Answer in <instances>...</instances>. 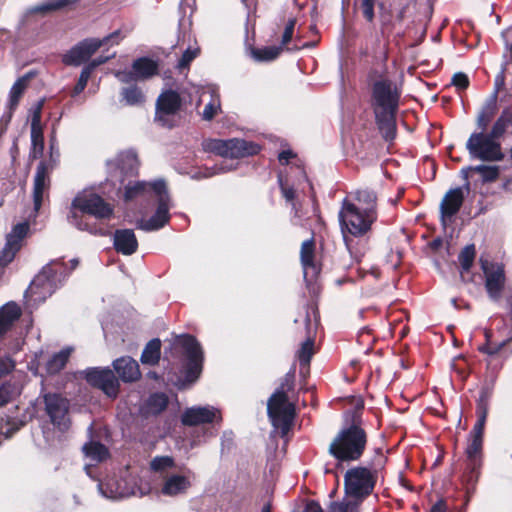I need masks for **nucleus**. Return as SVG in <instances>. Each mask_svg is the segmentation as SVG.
Here are the masks:
<instances>
[{"label": "nucleus", "mask_w": 512, "mask_h": 512, "mask_svg": "<svg viewBox=\"0 0 512 512\" xmlns=\"http://www.w3.org/2000/svg\"><path fill=\"white\" fill-rule=\"evenodd\" d=\"M373 69L369 73L371 104L378 128L386 141L396 137V113L402 93V72L386 69Z\"/></svg>", "instance_id": "f257e3e1"}, {"label": "nucleus", "mask_w": 512, "mask_h": 512, "mask_svg": "<svg viewBox=\"0 0 512 512\" xmlns=\"http://www.w3.org/2000/svg\"><path fill=\"white\" fill-rule=\"evenodd\" d=\"M509 119L502 114L492 125L489 132L480 130L473 132L466 142V149L471 159L483 162H500L505 154L500 139L505 134Z\"/></svg>", "instance_id": "f03ea898"}, {"label": "nucleus", "mask_w": 512, "mask_h": 512, "mask_svg": "<svg viewBox=\"0 0 512 512\" xmlns=\"http://www.w3.org/2000/svg\"><path fill=\"white\" fill-rule=\"evenodd\" d=\"M338 217L345 245L348 250H351L352 238L365 237L371 231L373 224L377 221L378 211L362 209V206L345 198Z\"/></svg>", "instance_id": "7ed1b4c3"}, {"label": "nucleus", "mask_w": 512, "mask_h": 512, "mask_svg": "<svg viewBox=\"0 0 512 512\" xmlns=\"http://www.w3.org/2000/svg\"><path fill=\"white\" fill-rule=\"evenodd\" d=\"M123 38L124 35L120 29L103 38H85L63 55L62 64H105L115 56V51L110 52L107 48L95 60L90 61V59L98 49L118 45Z\"/></svg>", "instance_id": "20e7f679"}, {"label": "nucleus", "mask_w": 512, "mask_h": 512, "mask_svg": "<svg viewBox=\"0 0 512 512\" xmlns=\"http://www.w3.org/2000/svg\"><path fill=\"white\" fill-rule=\"evenodd\" d=\"M78 212L92 215L97 219H109L113 215V208L99 195L91 192L77 194L71 203L69 222L79 230L103 235L104 232L101 229L98 230L90 225Z\"/></svg>", "instance_id": "39448f33"}, {"label": "nucleus", "mask_w": 512, "mask_h": 512, "mask_svg": "<svg viewBox=\"0 0 512 512\" xmlns=\"http://www.w3.org/2000/svg\"><path fill=\"white\" fill-rule=\"evenodd\" d=\"M366 432L357 425L342 429L329 445V453L339 462L358 460L366 447Z\"/></svg>", "instance_id": "423d86ee"}, {"label": "nucleus", "mask_w": 512, "mask_h": 512, "mask_svg": "<svg viewBox=\"0 0 512 512\" xmlns=\"http://www.w3.org/2000/svg\"><path fill=\"white\" fill-rule=\"evenodd\" d=\"M66 277L64 264L52 262L46 265L31 282L25 298L37 304L44 302L62 285Z\"/></svg>", "instance_id": "0eeeda50"}, {"label": "nucleus", "mask_w": 512, "mask_h": 512, "mask_svg": "<svg viewBox=\"0 0 512 512\" xmlns=\"http://www.w3.org/2000/svg\"><path fill=\"white\" fill-rule=\"evenodd\" d=\"M268 417L277 430L284 437L289 432L294 416V405L289 402L287 394L282 389H277L267 402Z\"/></svg>", "instance_id": "6e6552de"}, {"label": "nucleus", "mask_w": 512, "mask_h": 512, "mask_svg": "<svg viewBox=\"0 0 512 512\" xmlns=\"http://www.w3.org/2000/svg\"><path fill=\"white\" fill-rule=\"evenodd\" d=\"M175 345L181 348L184 357L185 380L194 383L199 378L203 368L204 352L201 344L192 335H181L177 338Z\"/></svg>", "instance_id": "1a4fd4ad"}, {"label": "nucleus", "mask_w": 512, "mask_h": 512, "mask_svg": "<svg viewBox=\"0 0 512 512\" xmlns=\"http://www.w3.org/2000/svg\"><path fill=\"white\" fill-rule=\"evenodd\" d=\"M375 486V478L366 467H354L346 471L344 476L345 495L363 500L369 496Z\"/></svg>", "instance_id": "9d476101"}, {"label": "nucleus", "mask_w": 512, "mask_h": 512, "mask_svg": "<svg viewBox=\"0 0 512 512\" xmlns=\"http://www.w3.org/2000/svg\"><path fill=\"white\" fill-rule=\"evenodd\" d=\"M158 185V189H162V191L160 190L159 193L153 198L157 203L155 212L148 219L140 218L135 223L136 228L145 232L160 230L166 224H168L171 217L170 209L173 205L167 187L161 186V184Z\"/></svg>", "instance_id": "9b49d317"}, {"label": "nucleus", "mask_w": 512, "mask_h": 512, "mask_svg": "<svg viewBox=\"0 0 512 512\" xmlns=\"http://www.w3.org/2000/svg\"><path fill=\"white\" fill-rule=\"evenodd\" d=\"M98 489L101 495L107 499L119 500L130 496L142 497L146 495L150 488L147 483L137 484L134 479H110L106 482H100Z\"/></svg>", "instance_id": "f8f14e48"}, {"label": "nucleus", "mask_w": 512, "mask_h": 512, "mask_svg": "<svg viewBox=\"0 0 512 512\" xmlns=\"http://www.w3.org/2000/svg\"><path fill=\"white\" fill-rule=\"evenodd\" d=\"M185 101V96L178 90L163 91L156 101L155 120L162 126H170L169 117L177 115Z\"/></svg>", "instance_id": "ddd939ff"}, {"label": "nucleus", "mask_w": 512, "mask_h": 512, "mask_svg": "<svg viewBox=\"0 0 512 512\" xmlns=\"http://www.w3.org/2000/svg\"><path fill=\"white\" fill-rule=\"evenodd\" d=\"M45 412L51 423L60 431H66L70 425L68 417L69 402L57 393H46L43 395Z\"/></svg>", "instance_id": "4468645a"}, {"label": "nucleus", "mask_w": 512, "mask_h": 512, "mask_svg": "<svg viewBox=\"0 0 512 512\" xmlns=\"http://www.w3.org/2000/svg\"><path fill=\"white\" fill-rule=\"evenodd\" d=\"M480 264L485 275L486 291L493 301H498L506 280L504 266L500 263L489 262L483 258L480 259Z\"/></svg>", "instance_id": "2eb2a0df"}, {"label": "nucleus", "mask_w": 512, "mask_h": 512, "mask_svg": "<svg viewBox=\"0 0 512 512\" xmlns=\"http://www.w3.org/2000/svg\"><path fill=\"white\" fill-rule=\"evenodd\" d=\"M83 375L89 384L101 389L107 396H117L119 382L111 369L98 367L87 368L83 371Z\"/></svg>", "instance_id": "dca6fc26"}, {"label": "nucleus", "mask_w": 512, "mask_h": 512, "mask_svg": "<svg viewBox=\"0 0 512 512\" xmlns=\"http://www.w3.org/2000/svg\"><path fill=\"white\" fill-rule=\"evenodd\" d=\"M221 421V411L209 405L189 407L181 415V422L186 426H197Z\"/></svg>", "instance_id": "f3484780"}, {"label": "nucleus", "mask_w": 512, "mask_h": 512, "mask_svg": "<svg viewBox=\"0 0 512 512\" xmlns=\"http://www.w3.org/2000/svg\"><path fill=\"white\" fill-rule=\"evenodd\" d=\"M29 231L28 222L16 224L6 237V244L0 252V265L6 266L15 257L22 245V240Z\"/></svg>", "instance_id": "a211bd4d"}, {"label": "nucleus", "mask_w": 512, "mask_h": 512, "mask_svg": "<svg viewBox=\"0 0 512 512\" xmlns=\"http://www.w3.org/2000/svg\"><path fill=\"white\" fill-rule=\"evenodd\" d=\"M166 186V183L162 179L154 180L152 182L146 181H128L124 185V199L125 201H131L139 198H150L153 199L161 189H158L159 185Z\"/></svg>", "instance_id": "6ab92c4d"}, {"label": "nucleus", "mask_w": 512, "mask_h": 512, "mask_svg": "<svg viewBox=\"0 0 512 512\" xmlns=\"http://www.w3.org/2000/svg\"><path fill=\"white\" fill-rule=\"evenodd\" d=\"M205 103L202 118L205 121L212 120L221 112V100L219 89L214 84H207L201 88L198 105Z\"/></svg>", "instance_id": "aec40b11"}, {"label": "nucleus", "mask_w": 512, "mask_h": 512, "mask_svg": "<svg viewBox=\"0 0 512 512\" xmlns=\"http://www.w3.org/2000/svg\"><path fill=\"white\" fill-rule=\"evenodd\" d=\"M50 187V177H49V169L46 162H40L37 166L35 176H34V185H33V205H34V214L33 217H36L38 211L40 210L44 196L48 194V190Z\"/></svg>", "instance_id": "412c9836"}, {"label": "nucleus", "mask_w": 512, "mask_h": 512, "mask_svg": "<svg viewBox=\"0 0 512 512\" xmlns=\"http://www.w3.org/2000/svg\"><path fill=\"white\" fill-rule=\"evenodd\" d=\"M465 192L461 187L446 192L440 203L441 222L444 227L447 225V220H451L459 212L465 198Z\"/></svg>", "instance_id": "4be33fe9"}, {"label": "nucleus", "mask_w": 512, "mask_h": 512, "mask_svg": "<svg viewBox=\"0 0 512 512\" xmlns=\"http://www.w3.org/2000/svg\"><path fill=\"white\" fill-rule=\"evenodd\" d=\"M193 472L186 470L183 474H170L166 476L161 492L165 496H179L185 494L192 486Z\"/></svg>", "instance_id": "5701e85b"}, {"label": "nucleus", "mask_w": 512, "mask_h": 512, "mask_svg": "<svg viewBox=\"0 0 512 512\" xmlns=\"http://www.w3.org/2000/svg\"><path fill=\"white\" fill-rule=\"evenodd\" d=\"M159 66H125L115 72L116 78L122 83L144 81L160 73Z\"/></svg>", "instance_id": "b1692460"}, {"label": "nucleus", "mask_w": 512, "mask_h": 512, "mask_svg": "<svg viewBox=\"0 0 512 512\" xmlns=\"http://www.w3.org/2000/svg\"><path fill=\"white\" fill-rule=\"evenodd\" d=\"M482 448H483V439L470 437L468 439V445L466 447L465 453L468 462V468L470 469L471 476L470 481L476 482L479 475V469L482 464Z\"/></svg>", "instance_id": "393cba45"}, {"label": "nucleus", "mask_w": 512, "mask_h": 512, "mask_svg": "<svg viewBox=\"0 0 512 512\" xmlns=\"http://www.w3.org/2000/svg\"><path fill=\"white\" fill-rule=\"evenodd\" d=\"M139 161L134 151H125L119 154L116 160V177L120 184L125 183V179L137 174Z\"/></svg>", "instance_id": "a878e982"}, {"label": "nucleus", "mask_w": 512, "mask_h": 512, "mask_svg": "<svg viewBox=\"0 0 512 512\" xmlns=\"http://www.w3.org/2000/svg\"><path fill=\"white\" fill-rule=\"evenodd\" d=\"M227 158L238 159L256 155L260 152L259 144L240 138L228 139Z\"/></svg>", "instance_id": "bb28decb"}, {"label": "nucleus", "mask_w": 512, "mask_h": 512, "mask_svg": "<svg viewBox=\"0 0 512 512\" xmlns=\"http://www.w3.org/2000/svg\"><path fill=\"white\" fill-rule=\"evenodd\" d=\"M113 245L117 252L132 255L138 249V241L132 229H118L114 232Z\"/></svg>", "instance_id": "cd10ccee"}, {"label": "nucleus", "mask_w": 512, "mask_h": 512, "mask_svg": "<svg viewBox=\"0 0 512 512\" xmlns=\"http://www.w3.org/2000/svg\"><path fill=\"white\" fill-rule=\"evenodd\" d=\"M113 367L123 382H134L141 376L139 364L130 356L114 360Z\"/></svg>", "instance_id": "c85d7f7f"}, {"label": "nucleus", "mask_w": 512, "mask_h": 512, "mask_svg": "<svg viewBox=\"0 0 512 512\" xmlns=\"http://www.w3.org/2000/svg\"><path fill=\"white\" fill-rule=\"evenodd\" d=\"M314 242L312 239L305 240L301 245L300 258L303 267V276L307 282L316 278L319 270L314 263Z\"/></svg>", "instance_id": "c756f323"}, {"label": "nucleus", "mask_w": 512, "mask_h": 512, "mask_svg": "<svg viewBox=\"0 0 512 512\" xmlns=\"http://www.w3.org/2000/svg\"><path fill=\"white\" fill-rule=\"evenodd\" d=\"M21 315V307L14 301H9L0 307V340L12 329Z\"/></svg>", "instance_id": "7c9ffc66"}, {"label": "nucleus", "mask_w": 512, "mask_h": 512, "mask_svg": "<svg viewBox=\"0 0 512 512\" xmlns=\"http://www.w3.org/2000/svg\"><path fill=\"white\" fill-rule=\"evenodd\" d=\"M36 75L35 70H31L22 77L18 78L17 81L13 84L10 93H9V99H8V114L6 123L10 121L12 117L13 111L17 108L19 100L21 96L23 95L28 81L33 78Z\"/></svg>", "instance_id": "2f4dec72"}, {"label": "nucleus", "mask_w": 512, "mask_h": 512, "mask_svg": "<svg viewBox=\"0 0 512 512\" xmlns=\"http://www.w3.org/2000/svg\"><path fill=\"white\" fill-rule=\"evenodd\" d=\"M305 324H306V330H307V338L301 344V347L297 352V357H298V361H299L301 369L308 368L311 358L314 354V340L312 337L311 321H310V317H309L308 313H306V316H305Z\"/></svg>", "instance_id": "473e14b6"}, {"label": "nucleus", "mask_w": 512, "mask_h": 512, "mask_svg": "<svg viewBox=\"0 0 512 512\" xmlns=\"http://www.w3.org/2000/svg\"><path fill=\"white\" fill-rule=\"evenodd\" d=\"M285 49L279 45H270L262 47L250 46L247 52L251 59L256 62H269L275 60Z\"/></svg>", "instance_id": "72a5a7b5"}, {"label": "nucleus", "mask_w": 512, "mask_h": 512, "mask_svg": "<svg viewBox=\"0 0 512 512\" xmlns=\"http://www.w3.org/2000/svg\"><path fill=\"white\" fill-rule=\"evenodd\" d=\"M497 111V98L496 93H492L489 98L486 100L485 104L483 105L481 111L479 112L477 116V127L480 130H487V127L489 123L491 122L492 118L496 114Z\"/></svg>", "instance_id": "f704fd0d"}, {"label": "nucleus", "mask_w": 512, "mask_h": 512, "mask_svg": "<svg viewBox=\"0 0 512 512\" xmlns=\"http://www.w3.org/2000/svg\"><path fill=\"white\" fill-rule=\"evenodd\" d=\"M347 198L362 206V209H372L373 211H378L377 195L373 190L368 188L358 189L355 192L350 193Z\"/></svg>", "instance_id": "c9c22d12"}, {"label": "nucleus", "mask_w": 512, "mask_h": 512, "mask_svg": "<svg viewBox=\"0 0 512 512\" xmlns=\"http://www.w3.org/2000/svg\"><path fill=\"white\" fill-rule=\"evenodd\" d=\"M171 52L167 54V58L174 54L176 57L175 64L184 65L190 64L200 53V48L197 44L188 45L186 48L181 46H171Z\"/></svg>", "instance_id": "e433bc0d"}, {"label": "nucleus", "mask_w": 512, "mask_h": 512, "mask_svg": "<svg viewBox=\"0 0 512 512\" xmlns=\"http://www.w3.org/2000/svg\"><path fill=\"white\" fill-rule=\"evenodd\" d=\"M161 356V341L158 338L150 340L141 354V362L146 365H156Z\"/></svg>", "instance_id": "4c0bfd02"}, {"label": "nucleus", "mask_w": 512, "mask_h": 512, "mask_svg": "<svg viewBox=\"0 0 512 512\" xmlns=\"http://www.w3.org/2000/svg\"><path fill=\"white\" fill-rule=\"evenodd\" d=\"M72 347H65L59 352L53 354L46 363V370L49 374H56L66 365L71 353Z\"/></svg>", "instance_id": "58836bf2"}, {"label": "nucleus", "mask_w": 512, "mask_h": 512, "mask_svg": "<svg viewBox=\"0 0 512 512\" xmlns=\"http://www.w3.org/2000/svg\"><path fill=\"white\" fill-rule=\"evenodd\" d=\"M82 450L87 458L96 463L104 461L109 456L107 447L97 441H89Z\"/></svg>", "instance_id": "ea45409f"}, {"label": "nucleus", "mask_w": 512, "mask_h": 512, "mask_svg": "<svg viewBox=\"0 0 512 512\" xmlns=\"http://www.w3.org/2000/svg\"><path fill=\"white\" fill-rule=\"evenodd\" d=\"M380 32L383 36L390 34L393 28V13L389 6L383 2L377 3Z\"/></svg>", "instance_id": "a19ab883"}, {"label": "nucleus", "mask_w": 512, "mask_h": 512, "mask_svg": "<svg viewBox=\"0 0 512 512\" xmlns=\"http://www.w3.org/2000/svg\"><path fill=\"white\" fill-rule=\"evenodd\" d=\"M121 96L125 104L129 106L141 105L145 101L143 92L135 85L124 87L121 90Z\"/></svg>", "instance_id": "79ce46f5"}, {"label": "nucleus", "mask_w": 512, "mask_h": 512, "mask_svg": "<svg viewBox=\"0 0 512 512\" xmlns=\"http://www.w3.org/2000/svg\"><path fill=\"white\" fill-rule=\"evenodd\" d=\"M168 397L164 393H154L146 401V410L150 414H159L166 409Z\"/></svg>", "instance_id": "37998d69"}, {"label": "nucleus", "mask_w": 512, "mask_h": 512, "mask_svg": "<svg viewBox=\"0 0 512 512\" xmlns=\"http://www.w3.org/2000/svg\"><path fill=\"white\" fill-rule=\"evenodd\" d=\"M362 501L345 495L342 501L332 502L330 512H359Z\"/></svg>", "instance_id": "c03bdc74"}, {"label": "nucleus", "mask_w": 512, "mask_h": 512, "mask_svg": "<svg viewBox=\"0 0 512 512\" xmlns=\"http://www.w3.org/2000/svg\"><path fill=\"white\" fill-rule=\"evenodd\" d=\"M473 172L480 174L482 182L491 183L499 178L500 168L495 165L480 164L473 168Z\"/></svg>", "instance_id": "a18cd8bd"}, {"label": "nucleus", "mask_w": 512, "mask_h": 512, "mask_svg": "<svg viewBox=\"0 0 512 512\" xmlns=\"http://www.w3.org/2000/svg\"><path fill=\"white\" fill-rule=\"evenodd\" d=\"M204 151L227 158L228 139H207L202 143Z\"/></svg>", "instance_id": "49530a36"}, {"label": "nucleus", "mask_w": 512, "mask_h": 512, "mask_svg": "<svg viewBox=\"0 0 512 512\" xmlns=\"http://www.w3.org/2000/svg\"><path fill=\"white\" fill-rule=\"evenodd\" d=\"M293 33H294L293 29H290L285 26L280 45L286 51L298 50L300 48H307V47H312L315 45V42H305V43H302L301 45H299L296 41L292 40Z\"/></svg>", "instance_id": "de8ad7c7"}, {"label": "nucleus", "mask_w": 512, "mask_h": 512, "mask_svg": "<svg viewBox=\"0 0 512 512\" xmlns=\"http://www.w3.org/2000/svg\"><path fill=\"white\" fill-rule=\"evenodd\" d=\"M71 3L72 0H51L49 2L38 4L32 7L30 11L33 13H46L50 11L60 10Z\"/></svg>", "instance_id": "09e8293b"}, {"label": "nucleus", "mask_w": 512, "mask_h": 512, "mask_svg": "<svg viewBox=\"0 0 512 512\" xmlns=\"http://www.w3.org/2000/svg\"><path fill=\"white\" fill-rule=\"evenodd\" d=\"M475 246L473 244L465 246L458 256L462 272H468L475 259Z\"/></svg>", "instance_id": "8fccbe9b"}, {"label": "nucleus", "mask_w": 512, "mask_h": 512, "mask_svg": "<svg viewBox=\"0 0 512 512\" xmlns=\"http://www.w3.org/2000/svg\"><path fill=\"white\" fill-rule=\"evenodd\" d=\"M495 378L490 383H486L480 391L479 398L477 400V410L488 411L489 401L493 394Z\"/></svg>", "instance_id": "3c124183"}, {"label": "nucleus", "mask_w": 512, "mask_h": 512, "mask_svg": "<svg viewBox=\"0 0 512 512\" xmlns=\"http://www.w3.org/2000/svg\"><path fill=\"white\" fill-rule=\"evenodd\" d=\"M19 394V390L15 384L3 383L0 386V406H3L13 400L16 395Z\"/></svg>", "instance_id": "603ef678"}, {"label": "nucleus", "mask_w": 512, "mask_h": 512, "mask_svg": "<svg viewBox=\"0 0 512 512\" xmlns=\"http://www.w3.org/2000/svg\"><path fill=\"white\" fill-rule=\"evenodd\" d=\"M476 414L477 421L474 424L469 436L483 439L488 411L476 410Z\"/></svg>", "instance_id": "864d4df0"}, {"label": "nucleus", "mask_w": 512, "mask_h": 512, "mask_svg": "<svg viewBox=\"0 0 512 512\" xmlns=\"http://www.w3.org/2000/svg\"><path fill=\"white\" fill-rule=\"evenodd\" d=\"M173 466L174 459L170 456H157L150 463L151 469L155 472H162Z\"/></svg>", "instance_id": "5fc2aeb1"}, {"label": "nucleus", "mask_w": 512, "mask_h": 512, "mask_svg": "<svg viewBox=\"0 0 512 512\" xmlns=\"http://www.w3.org/2000/svg\"><path fill=\"white\" fill-rule=\"evenodd\" d=\"M376 0H360V9L364 19L373 24L375 21Z\"/></svg>", "instance_id": "6e6d98bb"}, {"label": "nucleus", "mask_w": 512, "mask_h": 512, "mask_svg": "<svg viewBox=\"0 0 512 512\" xmlns=\"http://www.w3.org/2000/svg\"><path fill=\"white\" fill-rule=\"evenodd\" d=\"M280 189L282 192L283 197L286 199L287 202H290L292 204V208L295 211L294 216L298 217V208L296 203L294 202L295 199V190L293 187H290L283 183L282 178H278Z\"/></svg>", "instance_id": "4d7b16f0"}, {"label": "nucleus", "mask_w": 512, "mask_h": 512, "mask_svg": "<svg viewBox=\"0 0 512 512\" xmlns=\"http://www.w3.org/2000/svg\"><path fill=\"white\" fill-rule=\"evenodd\" d=\"M31 142L34 149L39 148L42 152L44 147L42 125H31Z\"/></svg>", "instance_id": "13d9d810"}, {"label": "nucleus", "mask_w": 512, "mask_h": 512, "mask_svg": "<svg viewBox=\"0 0 512 512\" xmlns=\"http://www.w3.org/2000/svg\"><path fill=\"white\" fill-rule=\"evenodd\" d=\"M508 343V340L504 339L500 343L491 345L486 343L479 347V351L488 355H495L500 352Z\"/></svg>", "instance_id": "bf43d9fd"}, {"label": "nucleus", "mask_w": 512, "mask_h": 512, "mask_svg": "<svg viewBox=\"0 0 512 512\" xmlns=\"http://www.w3.org/2000/svg\"><path fill=\"white\" fill-rule=\"evenodd\" d=\"M451 84L457 89L464 90L469 86V78L463 72H457L452 76Z\"/></svg>", "instance_id": "052dcab7"}, {"label": "nucleus", "mask_w": 512, "mask_h": 512, "mask_svg": "<svg viewBox=\"0 0 512 512\" xmlns=\"http://www.w3.org/2000/svg\"><path fill=\"white\" fill-rule=\"evenodd\" d=\"M235 169V166H228L224 163L216 164L211 168H206V172L204 173V177H212L214 175H218L221 173H225L227 171Z\"/></svg>", "instance_id": "680f3d73"}, {"label": "nucleus", "mask_w": 512, "mask_h": 512, "mask_svg": "<svg viewBox=\"0 0 512 512\" xmlns=\"http://www.w3.org/2000/svg\"><path fill=\"white\" fill-rule=\"evenodd\" d=\"M43 104L44 100H40L32 109L31 125H41V112Z\"/></svg>", "instance_id": "e2e57ef3"}, {"label": "nucleus", "mask_w": 512, "mask_h": 512, "mask_svg": "<svg viewBox=\"0 0 512 512\" xmlns=\"http://www.w3.org/2000/svg\"><path fill=\"white\" fill-rule=\"evenodd\" d=\"M505 85V69H502L499 74L496 75L494 81V91L492 93H496V98L498 99V93L500 89H502Z\"/></svg>", "instance_id": "0e129e2a"}, {"label": "nucleus", "mask_w": 512, "mask_h": 512, "mask_svg": "<svg viewBox=\"0 0 512 512\" xmlns=\"http://www.w3.org/2000/svg\"><path fill=\"white\" fill-rule=\"evenodd\" d=\"M94 67L95 66H84L77 83H82V85L86 87Z\"/></svg>", "instance_id": "69168bd1"}, {"label": "nucleus", "mask_w": 512, "mask_h": 512, "mask_svg": "<svg viewBox=\"0 0 512 512\" xmlns=\"http://www.w3.org/2000/svg\"><path fill=\"white\" fill-rule=\"evenodd\" d=\"M474 167L475 166H468V167L461 169V175H462L463 179L465 180V184L462 188L464 191H466V193H469V191H470V183L468 181V178H469V173L473 172Z\"/></svg>", "instance_id": "338daca9"}, {"label": "nucleus", "mask_w": 512, "mask_h": 512, "mask_svg": "<svg viewBox=\"0 0 512 512\" xmlns=\"http://www.w3.org/2000/svg\"><path fill=\"white\" fill-rule=\"evenodd\" d=\"M302 512H324L320 504L316 501H309Z\"/></svg>", "instance_id": "774afa93"}]
</instances>
